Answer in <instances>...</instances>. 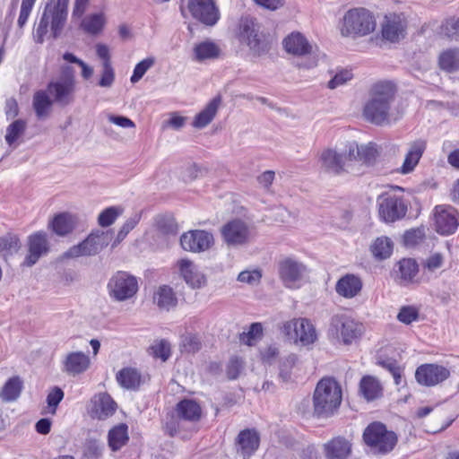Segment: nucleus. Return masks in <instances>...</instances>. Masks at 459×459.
<instances>
[{
	"mask_svg": "<svg viewBox=\"0 0 459 459\" xmlns=\"http://www.w3.org/2000/svg\"><path fill=\"white\" fill-rule=\"evenodd\" d=\"M395 91L394 84L390 82L380 81L373 84L363 107L364 118L376 126L390 124Z\"/></svg>",
	"mask_w": 459,
	"mask_h": 459,
	"instance_id": "nucleus-1",
	"label": "nucleus"
},
{
	"mask_svg": "<svg viewBox=\"0 0 459 459\" xmlns=\"http://www.w3.org/2000/svg\"><path fill=\"white\" fill-rule=\"evenodd\" d=\"M342 399L339 383L333 377L322 378L313 395L314 414L318 418L331 417L340 407Z\"/></svg>",
	"mask_w": 459,
	"mask_h": 459,
	"instance_id": "nucleus-2",
	"label": "nucleus"
},
{
	"mask_svg": "<svg viewBox=\"0 0 459 459\" xmlns=\"http://www.w3.org/2000/svg\"><path fill=\"white\" fill-rule=\"evenodd\" d=\"M353 151L354 146L348 143L343 148H325L318 154L317 164L322 171L333 176L353 173L351 160Z\"/></svg>",
	"mask_w": 459,
	"mask_h": 459,
	"instance_id": "nucleus-3",
	"label": "nucleus"
},
{
	"mask_svg": "<svg viewBox=\"0 0 459 459\" xmlns=\"http://www.w3.org/2000/svg\"><path fill=\"white\" fill-rule=\"evenodd\" d=\"M374 15L365 8L349 10L343 17L342 34L343 36H365L376 29Z\"/></svg>",
	"mask_w": 459,
	"mask_h": 459,
	"instance_id": "nucleus-4",
	"label": "nucleus"
},
{
	"mask_svg": "<svg viewBox=\"0 0 459 459\" xmlns=\"http://www.w3.org/2000/svg\"><path fill=\"white\" fill-rule=\"evenodd\" d=\"M363 439L368 446L380 454L391 452L397 443L396 434L387 430L381 422L369 424L363 432Z\"/></svg>",
	"mask_w": 459,
	"mask_h": 459,
	"instance_id": "nucleus-5",
	"label": "nucleus"
},
{
	"mask_svg": "<svg viewBox=\"0 0 459 459\" xmlns=\"http://www.w3.org/2000/svg\"><path fill=\"white\" fill-rule=\"evenodd\" d=\"M113 238V232L97 230L91 233L82 242L70 247L64 256L74 258L84 255H95L106 247Z\"/></svg>",
	"mask_w": 459,
	"mask_h": 459,
	"instance_id": "nucleus-6",
	"label": "nucleus"
},
{
	"mask_svg": "<svg viewBox=\"0 0 459 459\" xmlns=\"http://www.w3.org/2000/svg\"><path fill=\"white\" fill-rule=\"evenodd\" d=\"M239 40L247 44L254 55L261 56L269 50L268 43L260 33V26L253 18L245 17L240 20Z\"/></svg>",
	"mask_w": 459,
	"mask_h": 459,
	"instance_id": "nucleus-7",
	"label": "nucleus"
},
{
	"mask_svg": "<svg viewBox=\"0 0 459 459\" xmlns=\"http://www.w3.org/2000/svg\"><path fill=\"white\" fill-rule=\"evenodd\" d=\"M281 333L294 342L303 346L314 343L317 334L313 324L307 318H294L285 322L281 327Z\"/></svg>",
	"mask_w": 459,
	"mask_h": 459,
	"instance_id": "nucleus-8",
	"label": "nucleus"
},
{
	"mask_svg": "<svg viewBox=\"0 0 459 459\" xmlns=\"http://www.w3.org/2000/svg\"><path fill=\"white\" fill-rule=\"evenodd\" d=\"M278 273L283 285L289 289H298L307 274V267L292 257H285L278 264Z\"/></svg>",
	"mask_w": 459,
	"mask_h": 459,
	"instance_id": "nucleus-9",
	"label": "nucleus"
},
{
	"mask_svg": "<svg viewBox=\"0 0 459 459\" xmlns=\"http://www.w3.org/2000/svg\"><path fill=\"white\" fill-rule=\"evenodd\" d=\"M108 290L111 298L117 301H124L136 294L138 281L134 275L119 271L109 279Z\"/></svg>",
	"mask_w": 459,
	"mask_h": 459,
	"instance_id": "nucleus-10",
	"label": "nucleus"
},
{
	"mask_svg": "<svg viewBox=\"0 0 459 459\" xmlns=\"http://www.w3.org/2000/svg\"><path fill=\"white\" fill-rule=\"evenodd\" d=\"M329 333L344 344H350L360 335L361 327L346 315H335L331 318Z\"/></svg>",
	"mask_w": 459,
	"mask_h": 459,
	"instance_id": "nucleus-11",
	"label": "nucleus"
},
{
	"mask_svg": "<svg viewBox=\"0 0 459 459\" xmlns=\"http://www.w3.org/2000/svg\"><path fill=\"white\" fill-rule=\"evenodd\" d=\"M187 9L192 17L205 26H214L221 13L215 0H188Z\"/></svg>",
	"mask_w": 459,
	"mask_h": 459,
	"instance_id": "nucleus-12",
	"label": "nucleus"
},
{
	"mask_svg": "<svg viewBox=\"0 0 459 459\" xmlns=\"http://www.w3.org/2000/svg\"><path fill=\"white\" fill-rule=\"evenodd\" d=\"M450 377V370L443 365L426 363L415 371V379L420 385L431 387L439 385Z\"/></svg>",
	"mask_w": 459,
	"mask_h": 459,
	"instance_id": "nucleus-13",
	"label": "nucleus"
},
{
	"mask_svg": "<svg viewBox=\"0 0 459 459\" xmlns=\"http://www.w3.org/2000/svg\"><path fill=\"white\" fill-rule=\"evenodd\" d=\"M28 255L25 256L23 265L31 267L40 257L48 255L50 244L48 234L44 231H37L28 237Z\"/></svg>",
	"mask_w": 459,
	"mask_h": 459,
	"instance_id": "nucleus-14",
	"label": "nucleus"
},
{
	"mask_svg": "<svg viewBox=\"0 0 459 459\" xmlns=\"http://www.w3.org/2000/svg\"><path fill=\"white\" fill-rule=\"evenodd\" d=\"M434 221L436 230L441 235H449L458 227L456 210L448 204H439L435 207Z\"/></svg>",
	"mask_w": 459,
	"mask_h": 459,
	"instance_id": "nucleus-15",
	"label": "nucleus"
},
{
	"mask_svg": "<svg viewBox=\"0 0 459 459\" xmlns=\"http://www.w3.org/2000/svg\"><path fill=\"white\" fill-rule=\"evenodd\" d=\"M224 242L228 246H242L248 242L249 229L240 220H233L226 223L221 230Z\"/></svg>",
	"mask_w": 459,
	"mask_h": 459,
	"instance_id": "nucleus-16",
	"label": "nucleus"
},
{
	"mask_svg": "<svg viewBox=\"0 0 459 459\" xmlns=\"http://www.w3.org/2000/svg\"><path fill=\"white\" fill-rule=\"evenodd\" d=\"M47 91L53 101L59 106L65 107L74 100L75 82L56 80L48 84Z\"/></svg>",
	"mask_w": 459,
	"mask_h": 459,
	"instance_id": "nucleus-17",
	"label": "nucleus"
},
{
	"mask_svg": "<svg viewBox=\"0 0 459 459\" xmlns=\"http://www.w3.org/2000/svg\"><path fill=\"white\" fill-rule=\"evenodd\" d=\"M348 145L354 146L353 155L351 157L353 174L361 173L360 167L373 164L378 155L376 144L373 143L359 145L356 142H349Z\"/></svg>",
	"mask_w": 459,
	"mask_h": 459,
	"instance_id": "nucleus-18",
	"label": "nucleus"
},
{
	"mask_svg": "<svg viewBox=\"0 0 459 459\" xmlns=\"http://www.w3.org/2000/svg\"><path fill=\"white\" fill-rule=\"evenodd\" d=\"M212 242V235L204 230H191L180 238L181 247L190 252L205 251L210 248Z\"/></svg>",
	"mask_w": 459,
	"mask_h": 459,
	"instance_id": "nucleus-19",
	"label": "nucleus"
},
{
	"mask_svg": "<svg viewBox=\"0 0 459 459\" xmlns=\"http://www.w3.org/2000/svg\"><path fill=\"white\" fill-rule=\"evenodd\" d=\"M406 21L403 14L389 13L382 24V36L390 42H398L405 37Z\"/></svg>",
	"mask_w": 459,
	"mask_h": 459,
	"instance_id": "nucleus-20",
	"label": "nucleus"
},
{
	"mask_svg": "<svg viewBox=\"0 0 459 459\" xmlns=\"http://www.w3.org/2000/svg\"><path fill=\"white\" fill-rule=\"evenodd\" d=\"M260 437L255 429H244L236 439L237 453L248 459L259 447Z\"/></svg>",
	"mask_w": 459,
	"mask_h": 459,
	"instance_id": "nucleus-21",
	"label": "nucleus"
},
{
	"mask_svg": "<svg viewBox=\"0 0 459 459\" xmlns=\"http://www.w3.org/2000/svg\"><path fill=\"white\" fill-rule=\"evenodd\" d=\"M91 403V416L100 420L112 416L117 410L116 402L108 393H100L94 395Z\"/></svg>",
	"mask_w": 459,
	"mask_h": 459,
	"instance_id": "nucleus-22",
	"label": "nucleus"
},
{
	"mask_svg": "<svg viewBox=\"0 0 459 459\" xmlns=\"http://www.w3.org/2000/svg\"><path fill=\"white\" fill-rule=\"evenodd\" d=\"M179 272L186 283L192 289H200L206 282L205 276L197 269L195 264L186 258L178 262Z\"/></svg>",
	"mask_w": 459,
	"mask_h": 459,
	"instance_id": "nucleus-23",
	"label": "nucleus"
},
{
	"mask_svg": "<svg viewBox=\"0 0 459 459\" xmlns=\"http://www.w3.org/2000/svg\"><path fill=\"white\" fill-rule=\"evenodd\" d=\"M362 287L363 282L359 276L346 273L337 281L335 290L341 297L352 299L360 293Z\"/></svg>",
	"mask_w": 459,
	"mask_h": 459,
	"instance_id": "nucleus-24",
	"label": "nucleus"
},
{
	"mask_svg": "<svg viewBox=\"0 0 459 459\" xmlns=\"http://www.w3.org/2000/svg\"><path fill=\"white\" fill-rule=\"evenodd\" d=\"M351 443L343 437H336L324 445L325 459H348L351 454Z\"/></svg>",
	"mask_w": 459,
	"mask_h": 459,
	"instance_id": "nucleus-25",
	"label": "nucleus"
},
{
	"mask_svg": "<svg viewBox=\"0 0 459 459\" xmlns=\"http://www.w3.org/2000/svg\"><path fill=\"white\" fill-rule=\"evenodd\" d=\"M79 223L80 219L77 215L61 212L53 218L49 226L57 236L65 237L72 233Z\"/></svg>",
	"mask_w": 459,
	"mask_h": 459,
	"instance_id": "nucleus-26",
	"label": "nucleus"
},
{
	"mask_svg": "<svg viewBox=\"0 0 459 459\" xmlns=\"http://www.w3.org/2000/svg\"><path fill=\"white\" fill-rule=\"evenodd\" d=\"M284 49L293 56H305L312 51L308 40L299 32H292L283 40Z\"/></svg>",
	"mask_w": 459,
	"mask_h": 459,
	"instance_id": "nucleus-27",
	"label": "nucleus"
},
{
	"mask_svg": "<svg viewBox=\"0 0 459 459\" xmlns=\"http://www.w3.org/2000/svg\"><path fill=\"white\" fill-rule=\"evenodd\" d=\"M426 148L427 141L423 139H417L410 143L408 152L401 169L403 174H408L415 169Z\"/></svg>",
	"mask_w": 459,
	"mask_h": 459,
	"instance_id": "nucleus-28",
	"label": "nucleus"
},
{
	"mask_svg": "<svg viewBox=\"0 0 459 459\" xmlns=\"http://www.w3.org/2000/svg\"><path fill=\"white\" fill-rule=\"evenodd\" d=\"M221 50L213 41L206 39L194 45L192 50V59L198 63L207 60H213L220 57Z\"/></svg>",
	"mask_w": 459,
	"mask_h": 459,
	"instance_id": "nucleus-29",
	"label": "nucleus"
},
{
	"mask_svg": "<svg viewBox=\"0 0 459 459\" xmlns=\"http://www.w3.org/2000/svg\"><path fill=\"white\" fill-rule=\"evenodd\" d=\"M90 358L82 351H74L66 355L64 360V371L69 375H79L90 367Z\"/></svg>",
	"mask_w": 459,
	"mask_h": 459,
	"instance_id": "nucleus-30",
	"label": "nucleus"
},
{
	"mask_svg": "<svg viewBox=\"0 0 459 459\" xmlns=\"http://www.w3.org/2000/svg\"><path fill=\"white\" fill-rule=\"evenodd\" d=\"M55 103L47 91H37L33 95L32 107L39 119L49 117Z\"/></svg>",
	"mask_w": 459,
	"mask_h": 459,
	"instance_id": "nucleus-31",
	"label": "nucleus"
},
{
	"mask_svg": "<svg viewBox=\"0 0 459 459\" xmlns=\"http://www.w3.org/2000/svg\"><path fill=\"white\" fill-rule=\"evenodd\" d=\"M221 103V96L213 98L206 107L195 117L192 126L199 129L207 126L216 116Z\"/></svg>",
	"mask_w": 459,
	"mask_h": 459,
	"instance_id": "nucleus-32",
	"label": "nucleus"
},
{
	"mask_svg": "<svg viewBox=\"0 0 459 459\" xmlns=\"http://www.w3.org/2000/svg\"><path fill=\"white\" fill-rule=\"evenodd\" d=\"M407 212L405 203H381L379 216L385 222H394L403 219Z\"/></svg>",
	"mask_w": 459,
	"mask_h": 459,
	"instance_id": "nucleus-33",
	"label": "nucleus"
},
{
	"mask_svg": "<svg viewBox=\"0 0 459 459\" xmlns=\"http://www.w3.org/2000/svg\"><path fill=\"white\" fill-rule=\"evenodd\" d=\"M66 16L67 9L65 4L59 2L54 5L50 4L49 20L54 38H57L61 33L66 21Z\"/></svg>",
	"mask_w": 459,
	"mask_h": 459,
	"instance_id": "nucleus-34",
	"label": "nucleus"
},
{
	"mask_svg": "<svg viewBox=\"0 0 459 459\" xmlns=\"http://www.w3.org/2000/svg\"><path fill=\"white\" fill-rule=\"evenodd\" d=\"M117 383L125 389L136 390L142 382V376L136 368H124L117 373Z\"/></svg>",
	"mask_w": 459,
	"mask_h": 459,
	"instance_id": "nucleus-35",
	"label": "nucleus"
},
{
	"mask_svg": "<svg viewBox=\"0 0 459 459\" xmlns=\"http://www.w3.org/2000/svg\"><path fill=\"white\" fill-rule=\"evenodd\" d=\"M128 428L125 423L115 426L108 431V443L112 451L120 450L128 441Z\"/></svg>",
	"mask_w": 459,
	"mask_h": 459,
	"instance_id": "nucleus-36",
	"label": "nucleus"
},
{
	"mask_svg": "<svg viewBox=\"0 0 459 459\" xmlns=\"http://www.w3.org/2000/svg\"><path fill=\"white\" fill-rule=\"evenodd\" d=\"M394 243L388 237L377 238L370 246V251L377 260H385L391 256Z\"/></svg>",
	"mask_w": 459,
	"mask_h": 459,
	"instance_id": "nucleus-37",
	"label": "nucleus"
},
{
	"mask_svg": "<svg viewBox=\"0 0 459 459\" xmlns=\"http://www.w3.org/2000/svg\"><path fill=\"white\" fill-rule=\"evenodd\" d=\"M359 392L368 401H373L382 394V387L377 378L363 377L359 383Z\"/></svg>",
	"mask_w": 459,
	"mask_h": 459,
	"instance_id": "nucleus-38",
	"label": "nucleus"
},
{
	"mask_svg": "<svg viewBox=\"0 0 459 459\" xmlns=\"http://www.w3.org/2000/svg\"><path fill=\"white\" fill-rule=\"evenodd\" d=\"M177 413L183 420L196 421L201 417V407L192 400H183L177 405Z\"/></svg>",
	"mask_w": 459,
	"mask_h": 459,
	"instance_id": "nucleus-39",
	"label": "nucleus"
},
{
	"mask_svg": "<svg viewBox=\"0 0 459 459\" xmlns=\"http://www.w3.org/2000/svg\"><path fill=\"white\" fill-rule=\"evenodd\" d=\"M22 390V381L19 377H13L7 380L0 392V398L4 402L15 401Z\"/></svg>",
	"mask_w": 459,
	"mask_h": 459,
	"instance_id": "nucleus-40",
	"label": "nucleus"
},
{
	"mask_svg": "<svg viewBox=\"0 0 459 459\" xmlns=\"http://www.w3.org/2000/svg\"><path fill=\"white\" fill-rule=\"evenodd\" d=\"M403 188L397 186H377L375 187L377 201H403Z\"/></svg>",
	"mask_w": 459,
	"mask_h": 459,
	"instance_id": "nucleus-41",
	"label": "nucleus"
},
{
	"mask_svg": "<svg viewBox=\"0 0 459 459\" xmlns=\"http://www.w3.org/2000/svg\"><path fill=\"white\" fill-rule=\"evenodd\" d=\"M439 66L446 72H455L459 69V49L451 48L445 50L439 56Z\"/></svg>",
	"mask_w": 459,
	"mask_h": 459,
	"instance_id": "nucleus-42",
	"label": "nucleus"
},
{
	"mask_svg": "<svg viewBox=\"0 0 459 459\" xmlns=\"http://www.w3.org/2000/svg\"><path fill=\"white\" fill-rule=\"evenodd\" d=\"M154 301L157 303L159 307L169 310L177 304V298L173 292V290L169 286H161L159 288L154 295Z\"/></svg>",
	"mask_w": 459,
	"mask_h": 459,
	"instance_id": "nucleus-43",
	"label": "nucleus"
},
{
	"mask_svg": "<svg viewBox=\"0 0 459 459\" xmlns=\"http://www.w3.org/2000/svg\"><path fill=\"white\" fill-rule=\"evenodd\" d=\"M418 273V264L411 258L403 259L399 262L400 279L405 282H411Z\"/></svg>",
	"mask_w": 459,
	"mask_h": 459,
	"instance_id": "nucleus-44",
	"label": "nucleus"
},
{
	"mask_svg": "<svg viewBox=\"0 0 459 459\" xmlns=\"http://www.w3.org/2000/svg\"><path fill=\"white\" fill-rule=\"evenodd\" d=\"M298 356L296 354H289L281 359L279 366V377L283 382H289L291 379L292 368L298 363Z\"/></svg>",
	"mask_w": 459,
	"mask_h": 459,
	"instance_id": "nucleus-45",
	"label": "nucleus"
},
{
	"mask_svg": "<svg viewBox=\"0 0 459 459\" xmlns=\"http://www.w3.org/2000/svg\"><path fill=\"white\" fill-rule=\"evenodd\" d=\"M26 122L22 119H17L10 124L6 128L5 141L12 146L25 132Z\"/></svg>",
	"mask_w": 459,
	"mask_h": 459,
	"instance_id": "nucleus-46",
	"label": "nucleus"
},
{
	"mask_svg": "<svg viewBox=\"0 0 459 459\" xmlns=\"http://www.w3.org/2000/svg\"><path fill=\"white\" fill-rule=\"evenodd\" d=\"M105 23L104 16L101 13L92 14L83 19L82 27L90 34H97L101 31Z\"/></svg>",
	"mask_w": 459,
	"mask_h": 459,
	"instance_id": "nucleus-47",
	"label": "nucleus"
},
{
	"mask_svg": "<svg viewBox=\"0 0 459 459\" xmlns=\"http://www.w3.org/2000/svg\"><path fill=\"white\" fill-rule=\"evenodd\" d=\"M103 450V444L95 438H87L83 445V455L88 459H100Z\"/></svg>",
	"mask_w": 459,
	"mask_h": 459,
	"instance_id": "nucleus-48",
	"label": "nucleus"
},
{
	"mask_svg": "<svg viewBox=\"0 0 459 459\" xmlns=\"http://www.w3.org/2000/svg\"><path fill=\"white\" fill-rule=\"evenodd\" d=\"M426 229L421 226L415 229L406 230L403 234V243L408 247H415L425 239Z\"/></svg>",
	"mask_w": 459,
	"mask_h": 459,
	"instance_id": "nucleus-49",
	"label": "nucleus"
},
{
	"mask_svg": "<svg viewBox=\"0 0 459 459\" xmlns=\"http://www.w3.org/2000/svg\"><path fill=\"white\" fill-rule=\"evenodd\" d=\"M262 324L253 323L247 333L244 332L240 334V341L248 346H253L262 337Z\"/></svg>",
	"mask_w": 459,
	"mask_h": 459,
	"instance_id": "nucleus-50",
	"label": "nucleus"
},
{
	"mask_svg": "<svg viewBox=\"0 0 459 459\" xmlns=\"http://www.w3.org/2000/svg\"><path fill=\"white\" fill-rule=\"evenodd\" d=\"M149 353L162 361H166L170 357V344L166 340L155 342L149 348Z\"/></svg>",
	"mask_w": 459,
	"mask_h": 459,
	"instance_id": "nucleus-51",
	"label": "nucleus"
},
{
	"mask_svg": "<svg viewBox=\"0 0 459 459\" xmlns=\"http://www.w3.org/2000/svg\"><path fill=\"white\" fill-rule=\"evenodd\" d=\"M20 240L14 235H7L0 238V255H7L16 253L20 248Z\"/></svg>",
	"mask_w": 459,
	"mask_h": 459,
	"instance_id": "nucleus-52",
	"label": "nucleus"
},
{
	"mask_svg": "<svg viewBox=\"0 0 459 459\" xmlns=\"http://www.w3.org/2000/svg\"><path fill=\"white\" fill-rule=\"evenodd\" d=\"M49 12L50 4H47L40 18L39 23L36 29V33L34 34V39L38 43H42L44 41V36L48 32V24L50 22Z\"/></svg>",
	"mask_w": 459,
	"mask_h": 459,
	"instance_id": "nucleus-53",
	"label": "nucleus"
},
{
	"mask_svg": "<svg viewBox=\"0 0 459 459\" xmlns=\"http://www.w3.org/2000/svg\"><path fill=\"white\" fill-rule=\"evenodd\" d=\"M155 64V58L153 56L147 57L141 62H139L133 72V75L130 78L132 83L138 82L145 73L153 66Z\"/></svg>",
	"mask_w": 459,
	"mask_h": 459,
	"instance_id": "nucleus-54",
	"label": "nucleus"
},
{
	"mask_svg": "<svg viewBox=\"0 0 459 459\" xmlns=\"http://www.w3.org/2000/svg\"><path fill=\"white\" fill-rule=\"evenodd\" d=\"M419 318V310L413 306H403L400 308L397 319L405 325H410Z\"/></svg>",
	"mask_w": 459,
	"mask_h": 459,
	"instance_id": "nucleus-55",
	"label": "nucleus"
},
{
	"mask_svg": "<svg viewBox=\"0 0 459 459\" xmlns=\"http://www.w3.org/2000/svg\"><path fill=\"white\" fill-rule=\"evenodd\" d=\"M141 215L138 213L134 214L130 218L126 220V221L123 224L120 230L117 233V239L115 240L113 247L122 241L127 234L134 229V227L138 224L140 221Z\"/></svg>",
	"mask_w": 459,
	"mask_h": 459,
	"instance_id": "nucleus-56",
	"label": "nucleus"
},
{
	"mask_svg": "<svg viewBox=\"0 0 459 459\" xmlns=\"http://www.w3.org/2000/svg\"><path fill=\"white\" fill-rule=\"evenodd\" d=\"M120 213V210L116 206H111L104 210L98 218L99 224L101 227L111 225Z\"/></svg>",
	"mask_w": 459,
	"mask_h": 459,
	"instance_id": "nucleus-57",
	"label": "nucleus"
},
{
	"mask_svg": "<svg viewBox=\"0 0 459 459\" xmlns=\"http://www.w3.org/2000/svg\"><path fill=\"white\" fill-rule=\"evenodd\" d=\"M352 79V74L349 70H341L327 82V88L334 90Z\"/></svg>",
	"mask_w": 459,
	"mask_h": 459,
	"instance_id": "nucleus-58",
	"label": "nucleus"
},
{
	"mask_svg": "<svg viewBox=\"0 0 459 459\" xmlns=\"http://www.w3.org/2000/svg\"><path fill=\"white\" fill-rule=\"evenodd\" d=\"M181 347L183 351L195 353L201 349V342L196 335L186 334L182 337Z\"/></svg>",
	"mask_w": 459,
	"mask_h": 459,
	"instance_id": "nucleus-59",
	"label": "nucleus"
},
{
	"mask_svg": "<svg viewBox=\"0 0 459 459\" xmlns=\"http://www.w3.org/2000/svg\"><path fill=\"white\" fill-rule=\"evenodd\" d=\"M244 367V361L238 357L230 358L227 364L226 373L229 379L238 378Z\"/></svg>",
	"mask_w": 459,
	"mask_h": 459,
	"instance_id": "nucleus-60",
	"label": "nucleus"
},
{
	"mask_svg": "<svg viewBox=\"0 0 459 459\" xmlns=\"http://www.w3.org/2000/svg\"><path fill=\"white\" fill-rule=\"evenodd\" d=\"M115 81V71L111 64H102L101 77L99 85L104 88H110Z\"/></svg>",
	"mask_w": 459,
	"mask_h": 459,
	"instance_id": "nucleus-61",
	"label": "nucleus"
},
{
	"mask_svg": "<svg viewBox=\"0 0 459 459\" xmlns=\"http://www.w3.org/2000/svg\"><path fill=\"white\" fill-rule=\"evenodd\" d=\"M64 398V392L61 388L54 387L47 396V403L50 409L49 412L52 414L56 413V407Z\"/></svg>",
	"mask_w": 459,
	"mask_h": 459,
	"instance_id": "nucleus-62",
	"label": "nucleus"
},
{
	"mask_svg": "<svg viewBox=\"0 0 459 459\" xmlns=\"http://www.w3.org/2000/svg\"><path fill=\"white\" fill-rule=\"evenodd\" d=\"M444 34L452 39L459 38V18H450L442 26Z\"/></svg>",
	"mask_w": 459,
	"mask_h": 459,
	"instance_id": "nucleus-63",
	"label": "nucleus"
},
{
	"mask_svg": "<svg viewBox=\"0 0 459 459\" xmlns=\"http://www.w3.org/2000/svg\"><path fill=\"white\" fill-rule=\"evenodd\" d=\"M207 172L208 169L206 168L197 164H192L186 169L183 178L185 181H193L197 178L205 175Z\"/></svg>",
	"mask_w": 459,
	"mask_h": 459,
	"instance_id": "nucleus-64",
	"label": "nucleus"
}]
</instances>
